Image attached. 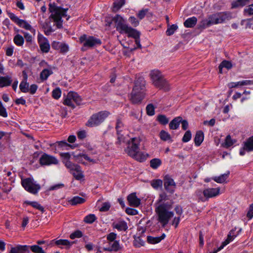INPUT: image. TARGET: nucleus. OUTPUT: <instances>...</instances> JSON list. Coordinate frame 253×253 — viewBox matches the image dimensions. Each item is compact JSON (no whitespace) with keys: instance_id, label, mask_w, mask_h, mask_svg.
I'll return each instance as SVG.
<instances>
[{"instance_id":"f257e3e1","label":"nucleus","mask_w":253,"mask_h":253,"mask_svg":"<svg viewBox=\"0 0 253 253\" xmlns=\"http://www.w3.org/2000/svg\"><path fill=\"white\" fill-rule=\"evenodd\" d=\"M141 139L139 137H133L128 140L126 143V147L125 152L130 157L139 162H143L146 159V155L140 151V143Z\"/></svg>"},{"instance_id":"f03ea898","label":"nucleus","mask_w":253,"mask_h":253,"mask_svg":"<svg viewBox=\"0 0 253 253\" xmlns=\"http://www.w3.org/2000/svg\"><path fill=\"white\" fill-rule=\"evenodd\" d=\"M145 81L142 77H138L134 82V86L130 94V100L133 104L141 102L145 95Z\"/></svg>"},{"instance_id":"7ed1b4c3","label":"nucleus","mask_w":253,"mask_h":253,"mask_svg":"<svg viewBox=\"0 0 253 253\" xmlns=\"http://www.w3.org/2000/svg\"><path fill=\"white\" fill-rule=\"evenodd\" d=\"M172 204L171 202L163 203L160 204L156 209L158 220L163 227L168 223L169 219L173 216V212L169 211L171 208Z\"/></svg>"},{"instance_id":"20e7f679","label":"nucleus","mask_w":253,"mask_h":253,"mask_svg":"<svg viewBox=\"0 0 253 253\" xmlns=\"http://www.w3.org/2000/svg\"><path fill=\"white\" fill-rule=\"evenodd\" d=\"M68 9V8H63L61 7L57 6L54 3L49 4V10L51 13L50 17L56 23L57 28L60 29L62 27V18L67 16L66 13Z\"/></svg>"},{"instance_id":"39448f33","label":"nucleus","mask_w":253,"mask_h":253,"mask_svg":"<svg viewBox=\"0 0 253 253\" xmlns=\"http://www.w3.org/2000/svg\"><path fill=\"white\" fill-rule=\"evenodd\" d=\"M231 18V14L229 12H218L210 15L208 19L203 20V25L205 27H208L211 25L222 23Z\"/></svg>"},{"instance_id":"423d86ee","label":"nucleus","mask_w":253,"mask_h":253,"mask_svg":"<svg viewBox=\"0 0 253 253\" xmlns=\"http://www.w3.org/2000/svg\"><path fill=\"white\" fill-rule=\"evenodd\" d=\"M112 21L115 24L117 31L120 33L131 34V35H134L133 34L135 33L134 29L128 26L121 15L119 14L115 15L113 17Z\"/></svg>"},{"instance_id":"0eeeda50","label":"nucleus","mask_w":253,"mask_h":253,"mask_svg":"<svg viewBox=\"0 0 253 253\" xmlns=\"http://www.w3.org/2000/svg\"><path fill=\"white\" fill-rule=\"evenodd\" d=\"M153 84L160 89L168 90L169 88V84L158 70H153L150 74Z\"/></svg>"},{"instance_id":"6e6552de","label":"nucleus","mask_w":253,"mask_h":253,"mask_svg":"<svg viewBox=\"0 0 253 253\" xmlns=\"http://www.w3.org/2000/svg\"><path fill=\"white\" fill-rule=\"evenodd\" d=\"M79 42L83 44L82 51L101 45V41L95 37L84 34L79 38Z\"/></svg>"},{"instance_id":"1a4fd4ad","label":"nucleus","mask_w":253,"mask_h":253,"mask_svg":"<svg viewBox=\"0 0 253 253\" xmlns=\"http://www.w3.org/2000/svg\"><path fill=\"white\" fill-rule=\"evenodd\" d=\"M109 115L110 113L107 111L93 114L86 122V126L90 127L97 126L103 123Z\"/></svg>"},{"instance_id":"9d476101","label":"nucleus","mask_w":253,"mask_h":253,"mask_svg":"<svg viewBox=\"0 0 253 253\" xmlns=\"http://www.w3.org/2000/svg\"><path fill=\"white\" fill-rule=\"evenodd\" d=\"M21 185L28 192L33 194H36L41 189V186L35 182L32 178L21 179Z\"/></svg>"},{"instance_id":"9b49d317","label":"nucleus","mask_w":253,"mask_h":253,"mask_svg":"<svg viewBox=\"0 0 253 253\" xmlns=\"http://www.w3.org/2000/svg\"><path fill=\"white\" fill-rule=\"evenodd\" d=\"M73 102H75L77 105H80L82 102V98L77 93L71 91L68 93L64 100L63 104L74 108L75 106Z\"/></svg>"},{"instance_id":"f8f14e48","label":"nucleus","mask_w":253,"mask_h":253,"mask_svg":"<svg viewBox=\"0 0 253 253\" xmlns=\"http://www.w3.org/2000/svg\"><path fill=\"white\" fill-rule=\"evenodd\" d=\"M39 161L42 166L56 165L58 163V160L55 157L46 153H44L41 156Z\"/></svg>"},{"instance_id":"ddd939ff","label":"nucleus","mask_w":253,"mask_h":253,"mask_svg":"<svg viewBox=\"0 0 253 253\" xmlns=\"http://www.w3.org/2000/svg\"><path fill=\"white\" fill-rule=\"evenodd\" d=\"M38 42L41 51L44 53H47L50 49V44L48 40L40 33L38 35Z\"/></svg>"},{"instance_id":"4468645a","label":"nucleus","mask_w":253,"mask_h":253,"mask_svg":"<svg viewBox=\"0 0 253 253\" xmlns=\"http://www.w3.org/2000/svg\"><path fill=\"white\" fill-rule=\"evenodd\" d=\"M164 185L166 190L170 193L174 192L176 184L173 179L169 175H166L164 178Z\"/></svg>"},{"instance_id":"2eb2a0df","label":"nucleus","mask_w":253,"mask_h":253,"mask_svg":"<svg viewBox=\"0 0 253 253\" xmlns=\"http://www.w3.org/2000/svg\"><path fill=\"white\" fill-rule=\"evenodd\" d=\"M220 193L219 188H206L203 191V194L207 199L218 196Z\"/></svg>"},{"instance_id":"dca6fc26","label":"nucleus","mask_w":253,"mask_h":253,"mask_svg":"<svg viewBox=\"0 0 253 253\" xmlns=\"http://www.w3.org/2000/svg\"><path fill=\"white\" fill-rule=\"evenodd\" d=\"M127 200L130 206L138 207L140 205V199L136 196L135 193H132L128 195Z\"/></svg>"},{"instance_id":"f3484780","label":"nucleus","mask_w":253,"mask_h":253,"mask_svg":"<svg viewBox=\"0 0 253 253\" xmlns=\"http://www.w3.org/2000/svg\"><path fill=\"white\" fill-rule=\"evenodd\" d=\"M29 246L27 245H17L11 248L9 253H25L28 251Z\"/></svg>"},{"instance_id":"a211bd4d","label":"nucleus","mask_w":253,"mask_h":253,"mask_svg":"<svg viewBox=\"0 0 253 253\" xmlns=\"http://www.w3.org/2000/svg\"><path fill=\"white\" fill-rule=\"evenodd\" d=\"M70 173L73 175L74 178L78 180H81L84 177L83 171L82 170L80 166H78L74 170L71 171Z\"/></svg>"},{"instance_id":"6ab92c4d","label":"nucleus","mask_w":253,"mask_h":253,"mask_svg":"<svg viewBox=\"0 0 253 253\" xmlns=\"http://www.w3.org/2000/svg\"><path fill=\"white\" fill-rule=\"evenodd\" d=\"M120 249L121 246L120 245L119 241H115L112 242H110L109 247L104 248V250L106 251L118 252Z\"/></svg>"},{"instance_id":"aec40b11","label":"nucleus","mask_w":253,"mask_h":253,"mask_svg":"<svg viewBox=\"0 0 253 253\" xmlns=\"http://www.w3.org/2000/svg\"><path fill=\"white\" fill-rule=\"evenodd\" d=\"M204 134L202 130L197 131L194 137L195 144L197 146H199L204 140Z\"/></svg>"},{"instance_id":"412c9836","label":"nucleus","mask_w":253,"mask_h":253,"mask_svg":"<svg viewBox=\"0 0 253 253\" xmlns=\"http://www.w3.org/2000/svg\"><path fill=\"white\" fill-rule=\"evenodd\" d=\"M166 237V235L163 233L160 237H152L151 236H147V240L149 243L151 244H155L160 242L162 240L164 239Z\"/></svg>"},{"instance_id":"4be33fe9","label":"nucleus","mask_w":253,"mask_h":253,"mask_svg":"<svg viewBox=\"0 0 253 253\" xmlns=\"http://www.w3.org/2000/svg\"><path fill=\"white\" fill-rule=\"evenodd\" d=\"M74 243V242H70L69 240L65 239H60L58 240H56L55 242V244L57 246H65V248L67 249H69Z\"/></svg>"},{"instance_id":"5701e85b","label":"nucleus","mask_w":253,"mask_h":253,"mask_svg":"<svg viewBox=\"0 0 253 253\" xmlns=\"http://www.w3.org/2000/svg\"><path fill=\"white\" fill-rule=\"evenodd\" d=\"M18 25L26 30H29L31 33L35 34L36 30L32 27V26L25 20H21Z\"/></svg>"},{"instance_id":"b1692460","label":"nucleus","mask_w":253,"mask_h":253,"mask_svg":"<svg viewBox=\"0 0 253 253\" xmlns=\"http://www.w3.org/2000/svg\"><path fill=\"white\" fill-rule=\"evenodd\" d=\"M197 22V19L196 17L193 16L187 19L183 24L186 28H193L194 27Z\"/></svg>"},{"instance_id":"393cba45","label":"nucleus","mask_w":253,"mask_h":253,"mask_svg":"<svg viewBox=\"0 0 253 253\" xmlns=\"http://www.w3.org/2000/svg\"><path fill=\"white\" fill-rule=\"evenodd\" d=\"M12 80L9 76L0 77V87H3L10 85Z\"/></svg>"},{"instance_id":"a878e982","label":"nucleus","mask_w":253,"mask_h":253,"mask_svg":"<svg viewBox=\"0 0 253 253\" xmlns=\"http://www.w3.org/2000/svg\"><path fill=\"white\" fill-rule=\"evenodd\" d=\"M250 0H237L233 1L231 4L232 8L243 7L249 2Z\"/></svg>"},{"instance_id":"bb28decb","label":"nucleus","mask_w":253,"mask_h":253,"mask_svg":"<svg viewBox=\"0 0 253 253\" xmlns=\"http://www.w3.org/2000/svg\"><path fill=\"white\" fill-rule=\"evenodd\" d=\"M27 76L26 75L24 77V80L22 81L19 85V88L20 90L24 93L29 92V83L27 82Z\"/></svg>"},{"instance_id":"cd10ccee","label":"nucleus","mask_w":253,"mask_h":253,"mask_svg":"<svg viewBox=\"0 0 253 253\" xmlns=\"http://www.w3.org/2000/svg\"><path fill=\"white\" fill-rule=\"evenodd\" d=\"M182 121V118L180 117H176L173 119L169 123V126L171 129H177Z\"/></svg>"},{"instance_id":"c85d7f7f","label":"nucleus","mask_w":253,"mask_h":253,"mask_svg":"<svg viewBox=\"0 0 253 253\" xmlns=\"http://www.w3.org/2000/svg\"><path fill=\"white\" fill-rule=\"evenodd\" d=\"M113 227L119 231H126L127 229V225L125 221H120L113 223Z\"/></svg>"},{"instance_id":"c756f323","label":"nucleus","mask_w":253,"mask_h":253,"mask_svg":"<svg viewBox=\"0 0 253 253\" xmlns=\"http://www.w3.org/2000/svg\"><path fill=\"white\" fill-rule=\"evenodd\" d=\"M229 174L230 172L228 171L226 173L221 174L219 176H215L212 178V179L217 183H222L227 179Z\"/></svg>"},{"instance_id":"7c9ffc66","label":"nucleus","mask_w":253,"mask_h":253,"mask_svg":"<svg viewBox=\"0 0 253 253\" xmlns=\"http://www.w3.org/2000/svg\"><path fill=\"white\" fill-rule=\"evenodd\" d=\"M244 150L248 152L253 151V136L244 143Z\"/></svg>"},{"instance_id":"2f4dec72","label":"nucleus","mask_w":253,"mask_h":253,"mask_svg":"<svg viewBox=\"0 0 253 253\" xmlns=\"http://www.w3.org/2000/svg\"><path fill=\"white\" fill-rule=\"evenodd\" d=\"M85 200L84 198L79 196H75L69 201V203L73 206H75L78 204H81L84 203Z\"/></svg>"},{"instance_id":"473e14b6","label":"nucleus","mask_w":253,"mask_h":253,"mask_svg":"<svg viewBox=\"0 0 253 253\" xmlns=\"http://www.w3.org/2000/svg\"><path fill=\"white\" fill-rule=\"evenodd\" d=\"M52 74L53 72L51 70L44 69L40 73V79L42 81H45Z\"/></svg>"},{"instance_id":"72a5a7b5","label":"nucleus","mask_w":253,"mask_h":253,"mask_svg":"<svg viewBox=\"0 0 253 253\" xmlns=\"http://www.w3.org/2000/svg\"><path fill=\"white\" fill-rule=\"evenodd\" d=\"M13 42L16 45L22 46L24 44V39L21 35L17 34L13 38Z\"/></svg>"},{"instance_id":"f704fd0d","label":"nucleus","mask_w":253,"mask_h":253,"mask_svg":"<svg viewBox=\"0 0 253 253\" xmlns=\"http://www.w3.org/2000/svg\"><path fill=\"white\" fill-rule=\"evenodd\" d=\"M232 65L230 62L226 60L223 61L219 65V71L220 74H222V69L223 68H226L227 69H230L232 68Z\"/></svg>"},{"instance_id":"c9c22d12","label":"nucleus","mask_w":253,"mask_h":253,"mask_svg":"<svg viewBox=\"0 0 253 253\" xmlns=\"http://www.w3.org/2000/svg\"><path fill=\"white\" fill-rule=\"evenodd\" d=\"M236 142L234 139H231L230 135H228L226 137L225 142L223 144L224 147L228 148L229 147L232 146Z\"/></svg>"},{"instance_id":"e433bc0d","label":"nucleus","mask_w":253,"mask_h":253,"mask_svg":"<svg viewBox=\"0 0 253 253\" xmlns=\"http://www.w3.org/2000/svg\"><path fill=\"white\" fill-rule=\"evenodd\" d=\"M134 31L135 32V33H134V35H131V34H128L127 36L128 37H132L134 38L135 40V43L137 45V47L141 48V45L140 43V33L139 32H138L136 30L134 29Z\"/></svg>"},{"instance_id":"4c0bfd02","label":"nucleus","mask_w":253,"mask_h":253,"mask_svg":"<svg viewBox=\"0 0 253 253\" xmlns=\"http://www.w3.org/2000/svg\"><path fill=\"white\" fill-rule=\"evenodd\" d=\"M25 203L27 205H30L32 206L33 208L39 210L42 212H44V210L42 206L40 204H39L37 202H30V201H26Z\"/></svg>"},{"instance_id":"58836bf2","label":"nucleus","mask_w":253,"mask_h":253,"mask_svg":"<svg viewBox=\"0 0 253 253\" xmlns=\"http://www.w3.org/2000/svg\"><path fill=\"white\" fill-rule=\"evenodd\" d=\"M162 164L159 159H153L150 162V167L153 169H157Z\"/></svg>"},{"instance_id":"ea45409f","label":"nucleus","mask_w":253,"mask_h":253,"mask_svg":"<svg viewBox=\"0 0 253 253\" xmlns=\"http://www.w3.org/2000/svg\"><path fill=\"white\" fill-rule=\"evenodd\" d=\"M63 163L66 167L69 169L70 172L74 170L79 166L72 163L70 160L63 161Z\"/></svg>"},{"instance_id":"a19ab883","label":"nucleus","mask_w":253,"mask_h":253,"mask_svg":"<svg viewBox=\"0 0 253 253\" xmlns=\"http://www.w3.org/2000/svg\"><path fill=\"white\" fill-rule=\"evenodd\" d=\"M151 185L153 188L157 189L162 186L163 181L159 179H153L151 181Z\"/></svg>"},{"instance_id":"79ce46f5","label":"nucleus","mask_w":253,"mask_h":253,"mask_svg":"<svg viewBox=\"0 0 253 253\" xmlns=\"http://www.w3.org/2000/svg\"><path fill=\"white\" fill-rule=\"evenodd\" d=\"M31 250L34 253H46L42 247L38 245H33L29 246Z\"/></svg>"},{"instance_id":"37998d69","label":"nucleus","mask_w":253,"mask_h":253,"mask_svg":"<svg viewBox=\"0 0 253 253\" xmlns=\"http://www.w3.org/2000/svg\"><path fill=\"white\" fill-rule=\"evenodd\" d=\"M169 200V198L167 194L165 192L162 193L159 195V197L158 199V203H160V204H163V203H167L168 202H166V201ZM169 201V202H170Z\"/></svg>"},{"instance_id":"c03bdc74","label":"nucleus","mask_w":253,"mask_h":253,"mask_svg":"<svg viewBox=\"0 0 253 253\" xmlns=\"http://www.w3.org/2000/svg\"><path fill=\"white\" fill-rule=\"evenodd\" d=\"M157 120L159 122L163 125L167 124L169 122V119L164 115H159L157 117Z\"/></svg>"},{"instance_id":"a18cd8bd","label":"nucleus","mask_w":253,"mask_h":253,"mask_svg":"<svg viewBox=\"0 0 253 253\" xmlns=\"http://www.w3.org/2000/svg\"><path fill=\"white\" fill-rule=\"evenodd\" d=\"M160 137L161 139L164 141H167L170 140L171 138L170 134L165 130L161 131Z\"/></svg>"},{"instance_id":"49530a36","label":"nucleus","mask_w":253,"mask_h":253,"mask_svg":"<svg viewBox=\"0 0 253 253\" xmlns=\"http://www.w3.org/2000/svg\"><path fill=\"white\" fill-rule=\"evenodd\" d=\"M178 27L176 24H173L169 27L166 31L167 36H171L173 35L174 32L177 29Z\"/></svg>"},{"instance_id":"de8ad7c7","label":"nucleus","mask_w":253,"mask_h":253,"mask_svg":"<svg viewBox=\"0 0 253 253\" xmlns=\"http://www.w3.org/2000/svg\"><path fill=\"white\" fill-rule=\"evenodd\" d=\"M96 220V217L93 214H90L84 218V221L87 223H92Z\"/></svg>"},{"instance_id":"09e8293b","label":"nucleus","mask_w":253,"mask_h":253,"mask_svg":"<svg viewBox=\"0 0 253 253\" xmlns=\"http://www.w3.org/2000/svg\"><path fill=\"white\" fill-rule=\"evenodd\" d=\"M61 95V91L59 87L56 88L52 92V96L55 99H59Z\"/></svg>"},{"instance_id":"8fccbe9b","label":"nucleus","mask_w":253,"mask_h":253,"mask_svg":"<svg viewBox=\"0 0 253 253\" xmlns=\"http://www.w3.org/2000/svg\"><path fill=\"white\" fill-rule=\"evenodd\" d=\"M83 236V233L80 230H76L70 235V238L71 239H74L75 238H80Z\"/></svg>"},{"instance_id":"3c124183","label":"nucleus","mask_w":253,"mask_h":253,"mask_svg":"<svg viewBox=\"0 0 253 253\" xmlns=\"http://www.w3.org/2000/svg\"><path fill=\"white\" fill-rule=\"evenodd\" d=\"M147 114L149 116H153L155 114V108L153 104H148L146 107Z\"/></svg>"},{"instance_id":"603ef678","label":"nucleus","mask_w":253,"mask_h":253,"mask_svg":"<svg viewBox=\"0 0 253 253\" xmlns=\"http://www.w3.org/2000/svg\"><path fill=\"white\" fill-rule=\"evenodd\" d=\"M191 138V132L190 130H187L184 134L182 138V141L183 142H188Z\"/></svg>"},{"instance_id":"864d4df0","label":"nucleus","mask_w":253,"mask_h":253,"mask_svg":"<svg viewBox=\"0 0 253 253\" xmlns=\"http://www.w3.org/2000/svg\"><path fill=\"white\" fill-rule=\"evenodd\" d=\"M8 15L9 17L10 18V19L17 25L21 20L19 19V18L13 13L9 12L8 13Z\"/></svg>"},{"instance_id":"5fc2aeb1","label":"nucleus","mask_w":253,"mask_h":253,"mask_svg":"<svg viewBox=\"0 0 253 253\" xmlns=\"http://www.w3.org/2000/svg\"><path fill=\"white\" fill-rule=\"evenodd\" d=\"M148 9H142L140 10L137 13V15L138 18L141 20L144 18L147 13L148 12Z\"/></svg>"},{"instance_id":"6e6d98bb","label":"nucleus","mask_w":253,"mask_h":253,"mask_svg":"<svg viewBox=\"0 0 253 253\" xmlns=\"http://www.w3.org/2000/svg\"><path fill=\"white\" fill-rule=\"evenodd\" d=\"M58 144V146L61 148H64L66 149H68V148L71 147L72 146L70 144L67 143L65 141H61L56 142Z\"/></svg>"},{"instance_id":"4d7b16f0","label":"nucleus","mask_w":253,"mask_h":253,"mask_svg":"<svg viewBox=\"0 0 253 253\" xmlns=\"http://www.w3.org/2000/svg\"><path fill=\"white\" fill-rule=\"evenodd\" d=\"M0 116L6 118L7 117V113L6 109L3 106L1 102L0 101Z\"/></svg>"},{"instance_id":"13d9d810","label":"nucleus","mask_w":253,"mask_h":253,"mask_svg":"<svg viewBox=\"0 0 253 253\" xmlns=\"http://www.w3.org/2000/svg\"><path fill=\"white\" fill-rule=\"evenodd\" d=\"M123 127V124L121 122V121L120 119H118L117 121L116 126V129L117 130V132H121L122 130V128Z\"/></svg>"},{"instance_id":"bf43d9fd","label":"nucleus","mask_w":253,"mask_h":253,"mask_svg":"<svg viewBox=\"0 0 253 253\" xmlns=\"http://www.w3.org/2000/svg\"><path fill=\"white\" fill-rule=\"evenodd\" d=\"M125 3V0H120L119 1L114 2V9L118 10L124 5Z\"/></svg>"},{"instance_id":"052dcab7","label":"nucleus","mask_w":253,"mask_h":253,"mask_svg":"<svg viewBox=\"0 0 253 253\" xmlns=\"http://www.w3.org/2000/svg\"><path fill=\"white\" fill-rule=\"evenodd\" d=\"M117 238V234L114 232H111L109 233L107 236V239L110 242H112L115 241V239Z\"/></svg>"},{"instance_id":"680f3d73","label":"nucleus","mask_w":253,"mask_h":253,"mask_svg":"<svg viewBox=\"0 0 253 253\" xmlns=\"http://www.w3.org/2000/svg\"><path fill=\"white\" fill-rule=\"evenodd\" d=\"M129 22L134 26L136 27L139 24V21L134 16H131L128 19Z\"/></svg>"},{"instance_id":"e2e57ef3","label":"nucleus","mask_w":253,"mask_h":253,"mask_svg":"<svg viewBox=\"0 0 253 253\" xmlns=\"http://www.w3.org/2000/svg\"><path fill=\"white\" fill-rule=\"evenodd\" d=\"M126 212L127 214L132 215H136L138 213V211L136 210L129 208L126 209Z\"/></svg>"},{"instance_id":"0e129e2a","label":"nucleus","mask_w":253,"mask_h":253,"mask_svg":"<svg viewBox=\"0 0 253 253\" xmlns=\"http://www.w3.org/2000/svg\"><path fill=\"white\" fill-rule=\"evenodd\" d=\"M110 208V204L109 203L105 202L102 205V206L100 209L101 211H108Z\"/></svg>"},{"instance_id":"69168bd1","label":"nucleus","mask_w":253,"mask_h":253,"mask_svg":"<svg viewBox=\"0 0 253 253\" xmlns=\"http://www.w3.org/2000/svg\"><path fill=\"white\" fill-rule=\"evenodd\" d=\"M244 12L248 13L249 15H253V4L250 5L244 9Z\"/></svg>"},{"instance_id":"338daca9","label":"nucleus","mask_w":253,"mask_h":253,"mask_svg":"<svg viewBox=\"0 0 253 253\" xmlns=\"http://www.w3.org/2000/svg\"><path fill=\"white\" fill-rule=\"evenodd\" d=\"M38 89V85L36 84H33L31 85L30 88H29V92L31 94H34L36 93Z\"/></svg>"},{"instance_id":"774afa93","label":"nucleus","mask_w":253,"mask_h":253,"mask_svg":"<svg viewBox=\"0 0 253 253\" xmlns=\"http://www.w3.org/2000/svg\"><path fill=\"white\" fill-rule=\"evenodd\" d=\"M247 216L249 219L253 217V205L252 204L249 207Z\"/></svg>"}]
</instances>
